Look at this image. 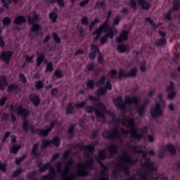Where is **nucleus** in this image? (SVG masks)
<instances>
[{
  "mask_svg": "<svg viewBox=\"0 0 180 180\" xmlns=\"http://www.w3.org/2000/svg\"><path fill=\"white\" fill-rule=\"evenodd\" d=\"M48 169L49 171V174L41 176V180H54V178H56V169L54 168V167L51 166H51H49Z\"/></svg>",
  "mask_w": 180,
  "mask_h": 180,
  "instance_id": "obj_15",
  "label": "nucleus"
},
{
  "mask_svg": "<svg viewBox=\"0 0 180 180\" xmlns=\"http://www.w3.org/2000/svg\"><path fill=\"white\" fill-rule=\"evenodd\" d=\"M172 10H169L166 14H165V18L166 20H169V22H171L172 20Z\"/></svg>",
  "mask_w": 180,
  "mask_h": 180,
  "instance_id": "obj_64",
  "label": "nucleus"
},
{
  "mask_svg": "<svg viewBox=\"0 0 180 180\" xmlns=\"http://www.w3.org/2000/svg\"><path fill=\"white\" fill-rule=\"evenodd\" d=\"M137 67L134 66L129 71L128 73H126L124 70L121 68L120 69L118 73L116 69L111 70L110 71V75L112 79H117V78L120 79H122V78H136V77H137Z\"/></svg>",
  "mask_w": 180,
  "mask_h": 180,
  "instance_id": "obj_3",
  "label": "nucleus"
},
{
  "mask_svg": "<svg viewBox=\"0 0 180 180\" xmlns=\"http://www.w3.org/2000/svg\"><path fill=\"white\" fill-rule=\"evenodd\" d=\"M98 28L101 31H102L103 33H106L107 32H108V33L110 32H114L115 34H117V29H116L115 26L110 27V25H105L101 24Z\"/></svg>",
  "mask_w": 180,
  "mask_h": 180,
  "instance_id": "obj_21",
  "label": "nucleus"
},
{
  "mask_svg": "<svg viewBox=\"0 0 180 180\" xmlns=\"http://www.w3.org/2000/svg\"><path fill=\"white\" fill-rule=\"evenodd\" d=\"M131 150H132L135 154H141V153H143V149L139 148V146L136 145H131Z\"/></svg>",
  "mask_w": 180,
  "mask_h": 180,
  "instance_id": "obj_58",
  "label": "nucleus"
},
{
  "mask_svg": "<svg viewBox=\"0 0 180 180\" xmlns=\"http://www.w3.org/2000/svg\"><path fill=\"white\" fill-rule=\"evenodd\" d=\"M30 101L31 103L34 105V108H37V106H39L40 103H41V98H40V96L33 93L30 95Z\"/></svg>",
  "mask_w": 180,
  "mask_h": 180,
  "instance_id": "obj_20",
  "label": "nucleus"
},
{
  "mask_svg": "<svg viewBox=\"0 0 180 180\" xmlns=\"http://www.w3.org/2000/svg\"><path fill=\"white\" fill-rule=\"evenodd\" d=\"M55 167L57 169L58 174H60V176L64 178V169H61L63 167V162H61L60 160L56 161L55 162Z\"/></svg>",
  "mask_w": 180,
  "mask_h": 180,
  "instance_id": "obj_34",
  "label": "nucleus"
},
{
  "mask_svg": "<svg viewBox=\"0 0 180 180\" xmlns=\"http://www.w3.org/2000/svg\"><path fill=\"white\" fill-rule=\"evenodd\" d=\"M94 110L96 117H100L102 120H106V116L105 115V113H103V111L101 110L99 108H94L92 105L86 106V113H94Z\"/></svg>",
  "mask_w": 180,
  "mask_h": 180,
  "instance_id": "obj_8",
  "label": "nucleus"
},
{
  "mask_svg": "<svg viewBox=\"0 0 180 180\" xmlns=\"http://www.w3.org/2000/svg\"><path fill=\"white\" fill-rule=\"evenodd\" d=\"M108 153H110V158H113L117 153H119V147L115 143H112L108 148Z\"/></svg>",
  "mask_w": 180,
  "mask_h": 180,
  "instance_id": "obj_26",
  "label": "nucleus"
},
{
  "mask_svg": "<svg viewBox=\"0 0 180 180\" xmlns=\"http://www.w3.org/2000/svg\"><path fill=\"white\" fill-rule=\"evenodd\" d=\"M112 83L110 82V81L108 80L105 82V86H101L97 89L96 92V95L98 98L101 96H103V95H106V93L108 92V89H109V91H112Z\"/></svg>",
  "mask_w": 180,
  "mask_h": 180,
  "instance_id": "obj_10",
  "label": "nucleus"
},
{
  "mask_svg": "<svg viewBox=\"0 0 180 180\" xmlns=\"http://www.w3.org/2000/svg\"><path fill=\"white\" fill-rule=\"evenodd\" d=\"M4 47H5V41L2 35V28L0 27V49H4Z\"/></svg>",
  "mask_w": 180,
  "mask_h": 180,
  "instance_id": "obj_61",
  "label": "nucleus"
},
{
  "mask_svg": "<svg viewBox=\"0 0 180 180\" xmlns=\"http://www.w3.org/2000/svg\"><path fill=\"white\" fill-rule=\"evenodd\" d=\"M79 167H82V168L77 170L78 176H89V169H92V168L89 167L87 165H78Z\"/></svg>",
  "mask_w": 180,
  "mask_h": 180,
  "instance_id": "obj_17",
  "label": "nucleus"
},
{
  "mask_svg": "<svg viewBox=\"0 0 180 180\" xmlns=\"http://www.w3.org/2000/svg\"><path fill=\"white\" fill-rule=\"evenodd\" d=\"M116 40L118 44H122L123 41H127L129 40V32L122 31L119 37H117Z\"/></svg>",
  "mask_w": 180,
  "mask_h": 180,
  "instance_id": "obj_25",
  "label": "nucleus"
},
{
  "mask_svg": "<svg viewBox=\"0 0 180 180\" xmlns=\"http://www.w3.org/2000/svg\"><path fill=\"white\" fill-rule=\"evenodd\" d=\"M144 165L146 168L148 169V172H143L141 174L140 180H147V176L148 175H151L153 174V171H154V165L153 162H151V160L150 158H147L144 162Z\"/></svg>",
  "mask_w": 180,
  "mask_h": 180,
  "instance_id": "obj_7",
  "label": "nucleus"
},
{
  "mask_svg": "<svg viewBox=\"0 0 180 180\" xmlns=\"http://www.w3.org/2000/svg\"><path fill=\"white\" fill-rule=\"evenodd\" d=\"M129 5L133 11H137V0H129Z\"/></svg>",
  "mask_w": 180,
  "mask_h": 180,
  "instance_id": "obj_57",
  "label": "nucleus"
},
{
  "mask_svg": "<svg viewBox=\"0 0 180 180\" xmlns=\"http://www.w3.org/2000/svg\"><path fill=\"white\" fill-rule=\"evenodd\" d=\"M44 53H39L37 56V67H40L41 65V63L44 60Z\"/></svg>",
  "mask_w": 180,
  "mask_h": 180,
  "instance_id": "obj_41",
  "label": "nucleus"
},
{
  "mask_svg": "<svg viewBox=\"0 0 180 180\" xmlns=\"http://www.w3.org/2000/svg\"><path fill=\"white\" fill-rule=\"evenodd\" d=\"M51 144H53L54 147H60L61 146V139L58 136H54L51 140Z\"/></svg>",
  "mask_w": 180,
  "mask_h": 180,
  "instance_id": "obj_38",
  "label": "nucleus"
},
{
  "mask_svg": "<svg viewBox=\"0 0 180 180\" xmlns=\"http://www.w3.org/2000/svg\"><path fill=\"white\" fill-rule=\"evenodd\" d=\"M138 4L141 6V9H143V11H148V9L151 8L150 3L146 0H138Z\"/></svg>",
  "mask_w": 180,
  "mask_h": 180,
  "instance_id": "obj_33",
  "label": "nucleus"
},
{
  "mask_svg": "<svg viewBox=\"0 0 180 180\" xmlns=\"http://www.w3.org/2000/svg\"><path fill=\"white\" fill-rule=\"evenodd\" d=\"M91 53H89V58L91 60H95L96 58V54H101V50L98 46L95 44L91 45Z\"/></svg>",
  "mask_w": 180,
  "mask_h": 180,
  "instance_id": "obj_22",
  "label": "nucleus"
},
{
  "mask_svg": "<svg viewBox=\"0 0 180 180\" xmlns=\"http://www.w3.org/2000/svg\"><path fill=\"white\" fill-rule=\"evenodd\" d=\"M39 20L40 18L36 11L33 12L32 18L30 16L28 17V23L29 25H32L31 31L37 36H40L43 33V27H41L40 24L36 22H39Z\"/></svg>",
  "mask_w": 180,
  "mask_h": 180,
  "instance_id": "obj_4",
  "label": "nucleus"
},
{
  "mask_svg": "<svg viewBox=\"0 0 180 180\" xmlns=\"http://www.w3.org/2000/svg\"><path fill=\"white\" fill-rule=\"evenodd\" d=\"M39 143H34L32 146L31 154L33 155L34 158H37V157L41 155V153L39 152Z\"/></svg>",
  "mask_w": 180,
  "mask_h": 180,
  "instance_id": "obj_31",
  "label": "nucleus"
},
{
  "mask_svg": "<svg viewBox=\"0 0 180 180\" xmlns=\"http://www.w3.org/2000/svg\"><path fill=\"white\" fill-rule=\"evenodd\" d=\"M117 50L118 53H129L130 46L129 45H125V44H119L117 46Z\"/></svg>",
  "mask_w": 180,
  "mask_h": 180,
  "instance_id": "obj_30",
  "label": "nucleus"
},
{
  "mask_svg": "<svg viewBox=\"0 0 180 180\" xmlns=\"http://www.w3.org/2000/svg\"><path fill=\"white\" fill-rule=\"evenodd\" d=\"M27 157V155L26 154H22L21 157L20 158H16L15 160V165H20V163L22 161H25Z\"/></svg>",
  "mask_w": 180,
  "mask_h": 180,
  "instance_id": "obj_51",
  "label": "nucleus"
},
{
  "mask_svg": "<svg viewBox=\"0 0 180 180\" xmlns=\"http://www.w3.org/2000/svg\"><path fill=\"white\" fill-rule=\"evenodd\" d=\"M126 158L127 161L129 163V164H134L135 162H136V160H134V158H133V157H131V155H127V153H124L123 155H120L117 158L118 160H123V158Z\"/></svg>",
  "mask_w": 180,
  "mask_h": 180,
  "instance_id": "obj_35",
  "label": "nucleus"
},
{
  "mask_svg": "<svg viewBox=\"0 0 180 180\" xmlns=\"http://www.w3.org/2000/svg\"><path fill=\"white\" fill-rule=\"evenodd\" d=\"M101 136L103 139L110 140L111 141L119 140V139L121 137L117 129H114L112 131H110L109 129H105L102 132Z\"/></svg>",
  "mask_w": 180,
  "mask_h": 180,
  "instance_id": "obj_6",
  "label": "nucleus"
},
{
  "mask_svg": "<svg viewBox=\"0 0 180 180\" xmlns=\"http://www.w3.org/2000/svg\"><path fill=\"white\" fill-rule=\"evenodd\" d=\"M166 91L168 94L167 99L172 101L176 96V91H175V84L174 82H170L169 84L167 86Z\"/></svg>",
  "mask_w": 180,
  "mask_h": 180,
  "instance_id": "obj_11",
  "label": "nucleus"
},
{
  "mask_svg": "<svg viewBox=\"0 0 180 180\" xmlns=\"http://www.w3.org/2000/svg\"><path fill=\"white\" fill-rule=\"evenodd\" d=\"M20 148H22V146H20V145H13L11 148V154H17L18 151H19Z\"/></svg>",
  "mask_w": 180,
  "mask_h": 180,
  "instance_id": "obj_59",
  "label": "nucleus"
},
{
  "mask_svg": "<svg viewBox=\"0 0 180 180\" xmlns=\"http://www.w3.org/2000/svg\"><path fill=\"white\" fill-rule=\"evenodd\" d=\"M86 85L88 89H95V80L89 79Z\"/></svg>",
  "mask_w": 180,
  "mask_h": 180,
  "instance_id": "obj_54",
  "label": "nucleus"
},
{
  "mask_svg": "<svg viewBox=\"0 0 180 180\" xmlns=\"http://www.w3.org/2000/svg\"><path fill=\"white\" fill-rule=\"evenodd\" d=\"M106 150L105 149H102L98 151V155L96 156L95 160L99 164L101 168V174H108V165H105L102 161L106 160Z\"/></svg>",
  "mask_w": 180,
  "mask_h": 180,
  "instance_id": "obj_5",
  "label": "nucleus"
},
{
  "mask_svg": "<svg viewBox=\"0 0 180 180\" xmlns=\"http://www.w3.org/2000/svg\"><path fill=\"white\" fill-rule=\"evenodd\" d=\"M180 9V1L179 0H173V6L172 11L174 12H178Z\"/></svg>",
  "mask_w": 180,
  "mask_h": 180,
  "instance_id": "obj_48",
  "label": "nucleus"
},
{
  "mask_svg": "<svg viewBox=\"0 0 180 180\" xmlns=\"http://www.w3.org/2000/svg\"><path fill=\"white\" fill-rule=\"evenodd\" d=\"M1 4L3 5V7H0V13H4L5 9H9V6L13 4H18L19 0H0Z\"/></svg>",
  "mask_w": 180,
  "mask_h": 180,
  "instance_id": "obj_16",
  "label": "nucleus"
},
{
  "mask_svg": "<svg viewBox=\"0 0 180 180\" xmlns=\"http://www.w3.org/2000/svg\"><path fill=\"white\" fill-rule=\"evenodd\" d=\"M136 112L139 117H141L146 115V105H141L136 108Z\"/></svg>",
  "mask_w": 180,
  "mask_h": 180,
  "instance_id": "obj_39",
  "label": "nucleus"
},
{
  "mask_svg": "<svg viewBox=\"0 0 180 180\" xmlns=\"http://www.w3.org/2000/svg\"><path fill=\"white\" fill-rule=\"evenodd\" d=\"M8 78L5 75L0 76V91L4 92L6 87L8 86Z\"/></svg>",
  "mask_w": 180,
  "mask_h": 180,
  "instance_id": "obj_27",
  "label": "nucleus"
},
{
  "mask_svg": "<svg viewBox=\"0 0 180 180\" xmlns=\"http://www.w3.org/2000/svg\"><path fill=\"white\" fill-rule=\"evenodd\" d=\"M150 116L153 119H157L162 116V108H161V104L157 103L154 108H151L149 110Z\"/></svg>",
  "mask_w": 180,
  "mask_h": 180,
  "instance_id": "obj_9",
  "label": "nucleus"
},
{
  "mask_svg": "<svg viewBox=\"0 0 180 180\" xmlns=\"http://www.w3.org/2000/svg\"><path fill=\"white\" fill-rule=\"evenodd\" d=\"M51 131L50 129L45 128L44 129H37L36 134L39 136V137H47Z\"/></svg>",
  "mask_w": 180,
  "mask_h": 180,
  "instance_id": "obj_28",
  "label": "nucleus"
},
{
  "mask_svg": "<svg viewBox=\"0 0 180 180\" xmlns=\"http://www.w3.org/2000/svg\"><path fill=\"white\" fill-rule=\"evenodd\" d=\"M105 82H106V75H103L98 82H96V85H105Z\"/></svg>",
  "mask_w": 180,
  "mask_h": 180,
  "instance_id": "obj_62",
  "label": "nucleus"
},
{
  "mask_svg": "<svg viewBox=\"0 0 180 180\" xmlns=\"http://www.w3.org/2000/svg\"><path fill=\"white\" fill-rule=\"evenodd\" d=\"M124 102L126 105H135V106H139V103H140V98L136 96H130L127 95L124 96Z\"/></svg>",
  "mask_w": 180,
  "mask_h": 180,
  "instance_id": "obj_14",
  "label": "nucleus"
},
{
  "mask_svg": "<svg viewBox=\"0 0 180 180\" xmlns=\"http://www.w3.org/2000/svg\"><path fill=\"white\" fill-rule=\"evenodd\" d=\"M49 2L52 5H54V4H58V6H59V8H64V0H49Z\"/></svg>",
  "mask_w": 180,
  "mask_h": 180,
  "instance_id": "obj_50",
  "label": "nucleus"
},
{
  "mask_svg": "<svg viewBox=\"0 0 180 180\" xmlns=\"http://www.w3.org/2000/svg\"><path fill=\"white\" fill-rule=\"evenodd\" d=\"M7 91L8 92H20V88H19V85L15 83H11L8 85Z\"/></svg>",
  "mask_w": 180,
  "mask_h": 180,
  "instance_id": "obj_36",
  "label": "nucleus"
},
{
  "mask_svg": "<svg viewBox=\"0 0 180 180\" xmlns=\"http://www.w3.org/2000/svg\"><path fill=\"white\" fill-rule=\"evenodd\" d=\"M12 23V19L9 17H4L3 18V25L4 26H9Z\"/></svg>",
  "mask_w": 180,
  "mask_h": 180,
  "instance_id": "obj_60",
  "label": "nucleus"
},
{
  "mask_svg": "<svg viewBox=\"0 0 180 180\" xmlns=\"http://www.w3.org/2000/svg\"><path fill=\"white\" fill-rule=\"evenodd\" d=\"M50 144H51V141L44 139L42 140V143L41 144V148L42 150H47V147H49Z\"/></svg>",
  "mask_w": 180,
  "mask_h": 180,
  "instance_id": "obj_46",
  "label": "nucleus"
},
{
  "mask_svg": "<svg viewBox=\"0 0 180 180\" xmlns=\"http://www.w3.org/2000/svg\"><path fill=\"white\" fill-rule=\"evenodd\" d=\"M147 133V127H143L141 129V134H136V140H141V139H144L146 136V134Z\"/></svg>",
  "mask_w": 180,
  "mask_h": 180,
  "instance_id": "obj_44",
  "label": "nucleus"
},
{
  "mask_svg": "<svg viewBox=\"0 0 180 180\" xmlns=\"http://www.w3.org/2000/svg\"><path fill=\"white\" fill-rule=\"evenodd\" d=\"M117 167L118 168H121V169L123 170L124 174H125V175H127V176H130V168L129 167V166H123V162H119L117 164Z\"/></svg>",
  "mask_w": 180,
  "mask_h": 180,
  "instance_id": "obj_37",
  "label": "nucleus"
},
{
  "mask_svg": "<svg viewBox=\"0 0 180 180\" xmlns=\"http://www.w3.org/2000/svg\"><path fill=\"white\" fill-rule=\"evenodd\" d=\"M155 44L156 47H164V46H167V39L160 38L155 42Z\"/></svg>",
  "mask_w": 180,
  "mask_h": 180,
  "instance_id": "obj_42",
  "label": "nucleus"
},
{
  "mask_svg": "<svg viewBox=\"0 0 180 180\" xmlns=\"http://www.w3.org/2000/svg\"><path fill=\"white\" fill-rule=\"evenodd\" d=\"M73 165L74 160H72V159L67 161L63 169V178H65V176H68V174H70V170L71 169V167H72Z\"/></svg>",
  "mask_w": 180,
  "mask_h": 180,
  "instance_id": "obj_24",
  "label": "nucleus"
},
{
  "mask_svg": "<svg viewBox=\"0 0 180 180\" xmlns=\"http://www.w3.org/2000/svg\"><path fill=\"white\" fill-rule=\"evenodd\" d=\"M166 150H167V151H169V153L172 154V155H175L176 154V149L172 143H168L166 146Z\"/></svg>",
  "mask_w": 180,
  "mask_h": 180,
  "instance_id": "obj_40",
  "label": "nucleus"
},
{
  "mask_svg": "<svg viewBox=\"0 0 180 180\" xmlns=\"http://www.w3.org/2000/svg\"><path fill=\"white\" fill-rule=\"evenodd\" d=\"M53 75L56 78H63V77H64V73H63V71L57 69L55 70Z\"/></svg>",
  "mask_w": 180,
  "mask_h": 180,
  "instance_id": "obj_63",
  "label": "nucleus"
},
{
  "mask_svg": "<svg viewBox=\"0 0 180 180\" xmlns=\"http://www.w3.org/2000/svg\"><path fill=\"white\" fill-rule=\"evenodd\" d=\"M14 25H17V26H20V25H23L26 23V18L24 15H18L13 20Z\"/></svg>",
  "mask_w": 180,
  "mask_h": 180,
  "instance_id": "obj_32",
  "label": "nucleus"
},
{
  "mask_svg": "<svg viewBox=\"0 0 180 180\" xmlns=\"http://www.w3.org/2000/svg\"><path fill=\"white\" fill-rule=\"evenodd\" d=\"M53 71H54V64L53 63V62H49L46 65L45 72H53Z\"/></svg>",
  "mask_w": 180,
  "mask_h": 180,
  "instance_id": "obj_53",
  "label": "nucleus"
},
{
  "mask_svg": "<svg viewBox=\"0 0 180 180\" xmlns=\"http://www.w3.org/2000/svg\"><path fill=\"white\" fill-rule=\"evenodd\" d=\"M13 56V51H2L0 53V60L4 61L6 65L11 63V58H12Z\"/></svg>",
  "mask_w": 180,
  "mask_h": 180,
  "instance_id": "obj_12",
  "label": "nucleus"
},
{
  "mask_svg": "<svg viewBox=\"0 0 180 180\" xmlns=\"http://www.w3.org/2000/svg\"><path fill=\"white\" fill-rule=\"evenodd\" d=\"M10 109L12 112H15V110L17 115H20V116L22 117V119H24L22 121V130H24L25 133H27L29 130H30L32 134H34V133H36L34 127H33L32 124L30 125V122L27 120L28 117H30V111H29V110L23 108L22 105L15 107H13V105H11Z\"/></svg>",
  "mask_w": 180,
  "mask_h": 180,
  "instance_id": "obj_1",
  "label": "nucleus"
},
{
  "mask_svg": "<svg viewBox=\"0 0 180 180\" xmlns=\"http://www.w3.org/2000/svg\"><path fill=\"white\" fill-rule=\"evenodd\" d=\"M34 88L37 91H40V89L44 88V83L42 80H38L35 82Z\"/></svg>",
  "mask_w": 180,
  "mask_h": 180,
  "instance_id": "obj_49",
  "label": "nucleus"
},
{
  "mask_svg": "<svg viewBox=\"0 0 180 180\" xmlns=\"http://www.w3.org/2000/svg\"><path fill=\"white\" fill-rule=\"evenodd\" d=\"M50 167H51V162L44 163L43 166H41L40 168H39V171L41 174H43V173L46 172V171H47V169H49V168H50Z\"/></svg>",
  "mask_w": 180,
  "mask_h": 180,
  "instance_id": "obj_45",
  "label": "nucleus"
},
{
  "mask_svg": "<svg viewBox=\"0 0 180 180\" xmlns=\"http://www.w3.org/2000/svg\"><path fill=\"white\" fill-rule=\"evenodd\" d=\"M23 172V169L22 168H18L16 169L14 172H12L11 176L12 178H18L20 174Z\"/></svg>",
  "mask_w": 180,
  "mask_h": 180,
  "instance_id": "obj_55",
  "label": "nucleus"
},
{
  "mask_svg": "<svg viewBox=\"0 0 180 180\" xmlns=\"http://www.w3.org/2000/svg\"><path fill=\"white\" fill-rule=\"evenodd\" d=\"M114 105L121 110H125L126 109V104L123 102V97L121 96H118L115 99H114Z\"/></svg>",
  "mask_w": 180,
  "mask_h": 180,
  "instance_id": "obj_19",
  "label": "nucleus"
},
{
  "mask_svg": "<svg viewBox=\"0 0 180 180\" xmlns=\"http://www.w3.org/2000/svg\"><path fill=\"white\" fill-rule=\"evenodd\" d=\"M131 130V134H130V137L131 139H132L133 140H136V139L137 138V134L139 133H137V129L135 127H131L129 128Z\"/></svg>",
  "mask_w": 180,
  "mask_h": 180,
  "instance_id": "obj_47",
  "label": "nucleus"
},
{
  "mask_svg": "<svg viewBox=\"0 0 180 180\" xmlns=\"http://www.w3.org/2000/svg\"><path fill=\"white\" fill-rule=\"evenodd\" d=\"M49 19H51L52 23H57V20L58 19V15L54 11H51L49 15Z\"/></svg>",
  "mask_w": 180,
  "mask_h": 180,
  "instance_id": "obj_43",
  "label": "nucleus"
},
{
  "mask_svg": "<svg viewBox=\"0 0 180 180\" xmlns=\"http://www.w3.org/2000/svg\"><path fill=\"white\" fill-rule=\"evenodd\" d=\"M66 115H74L75 113V108L74 107V102L70 101L66 105Z\"/></svg>",
  "mask_w": 180,
  "mask_h": 180,
  "instance_id": "obj_29",
  "label": "nucleus"
},
{
  "mask_svg": "<svg viewBox=\"0 0 180 180\" xmlns=\"http://www.w3.org/2000/svg\"><path fill=\"white\" fill-rule=\"evenodd\" d=\"M75 124L72 123L68 126V136L67 140H72L74 136H75Z\"/></svg>",
  "mask_w": 180,
  "mask_h": 180,
  "instance_id": "obj_23",
  "label": "nucleus"
},
{
  "mask_svg": "<svg viewBox=\"0 0 180 180\" xmlns=\"http://www.w3.org/2000/svg\"><path fill=\"white\" fill-rule=\"evenodd\" d=\"M115 34H115V32H112V31H110V32H107L105 34H104L103 37L100 38L101 44L102 46H103V44H106V43H108V40H109V39L110 40H112Z\"/></svg>",
  "mask_w": 180,
  "mask_h": 180,
  "instance_id": "obj_18",
  "label": "nucleus"
},
{
  "mask_svg": "<svg viewBox=\"0 0 180 180\" xmlns=\"http://www.w3.org/2000/svg\"><path fill=\"white\" fill-rule=\"evenodd\" d=\"M123 126H125L126 127H129V129H131V127H134L136 126V122L134 121V119L129 120L128 124L126 122H123Z\"/></svg>",
  "mask_w": 180,
  "mask_h": 180,
  "instance_id": "obj_56",
  "label": "nucleus"
},
{
  "mask_svg": "<svg viewBox=\"0 0 180 180\" xmlns=\"http://www.w3.org/2000/svg\"><path fill=\"white\" fill-rule=\"evenodd\" d=\"M52 39L56 44H61V39L56 32L52 33Z\"/></svg>",
  "mask_w": 180,
  "mask_h": 180,
  "instance_id": "obj_52",
  "label": "nucleus"
},
{
  "mask_svg": "<svg viewBox=\"0 0 180 180\" xmlns=\"http://www.w3.org/2000/svg\"><path fill=\"white\" fill-rule=\"evenodd\" d=\"M77 147L80 150H84L85 151H88V153H84L83 154L84 158H88V161L86 163L79 162L77 165H86L90 168H94V157L91 156V154L95 151V146L94 145H84L82 143H79L77 145Z\"/></svg>",
  "mask_w": 180,
  "mask_h": 180,
  "instance_id": "obj_2",
  "label": "nucleus"
},
{
  "mask_svg": "<svg viewBox=\"0 0 180 180\" xmlns=\"http://www.w3.org/2000/svg\"><path fill=\"white\" fill-rule=\"evenodd\" d=\"M88 99L90 101V102H94V105L96 106V108H99L103 110V112H106V106L103 103L99 101V98L90 94L88 96Z\"/></svg>",
  "mask_w": 180,
  "mask_h": 180,
  "instance_id": "obj_13",
  "label": "nucleus"
}]
</instances>
